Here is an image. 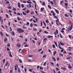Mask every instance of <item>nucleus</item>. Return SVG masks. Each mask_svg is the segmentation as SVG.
Wrapping results in <instances>:
<instances>
[{
    "instance_id": "f257e3e1",
    "label": "nucleus",
    "mask_w": 73,
    "mask_h": 73,
    "mask_svg": "<svg viewBox=\"0 0 73 73\" xmlns=\"http://www.w3.org/2000/svg\"><path fill=\"white\" fill-rule=\"evenodd\" d=\"M17 31L19 33H23V32H24V30L21 29L19 28L17 29Z\"/></svg>"
},
{
    "instance_id": "f03ea898",
    "label": "nucleus",
    "mask_w": 73,
    "mask_h": 73,
    "mask_svg": "<svg viewBox=\"0 0 73 73\" xmlns=\"http://www.w3.org/2000/svg\"><path fill=\"white\" fill-rule=\"evenodd\" d=\"M58 46H59V49H62L61 50V53H62V52H64V49H63V48H61V46L60 47V45H58Z\"/></svg>"
},
{
    "instance_id": "7ed1b4c3",
    "label": "nucleus",
    "mask_w": 73,
    "mask_h": 73,
    "mask_svg": "<svg viewBox=\"0 0 73 73\" xmlns=\"http://www.w3.org/2000/svg\"><path fill=\"white\" fill-rule=\"evenodd\" d=\"M55 35H57V34H58V30L57 29H56V31L54 32Z\"/></svg>"
},
{
    "instance_id": "20e7f679",
    "label": "nucleus",
    "mask_w": 73,
    "mask_h": 73,
    "mask_svg": "<svg viewBox=\"0 0 73 73\" xmlns=\"http://www.w3.org/2000/svg\"><path fill=\"white\" fill-rule=\"evenodd\" d=\"M72 28H73V25H72V24H71L69 28H68V29L70 31L72 29Z\"/></svg>"
},
{
    "instance_id": "39448f33",
    "label": "nucleus",
    "mask_w": 73,
    "mask_h": 73,
    "mask_svg": "<svg viewBox=\"0 0 73 73\" xmlns=\"http://www.w3.org/2000/svg\"><path fill=\"white\" fill-rule=\"evenodd\" d=\"M17 68H18V65L17 64L16 66V65H15V70H17Z\"/></svg>"
},
{
    "instance_id": "423d86ee",
    "label": "nucleus",
    "mask_w": 73,
    "mask_h": 73,
    "mask_svg": "<svg viewBox=\"0 0 73 73\" xmlns=\"http://www.w3.org/2000/svg\"><path fill=\"white\" fill-rule=\"evenodd\" d=\"M58 44L60 45H62V46H64V44L63 43H62L61 42H60V43L59 42H58Z\"/></svg>"
},
{
    "instance_id": "0eeeda50",
    "label": "nucleus",
    "mask_w": 73,
    "mask_h": 73,
    "mask_svg": "<svg viewBox=\"0 0 73 73\" xmlns=\"http://www.w3.org/2000/svg\"><path fill=\"white\" fill-rule=\"evenodd\" d=\"M1 18H2V17L0 16V21H1V24H2L3 23V19H1Z\"/></svg>"
},
{
    "instance_id": "6e6552de",
    "label": "nucleus",
    "mask_w": 73,
    "mask_h": 73,
    "mask_svg": "<svg viewBox=\"0 0 73 73\" xmlns=\"http://www.w3.org/2000/svg\"><path fill=\"white\" fill-rule=\"evenodd\" d=\"M68 68L69 69H72V67L70 66V64H69L68 66Z\"/></svg>"
},
{
    "instance_id": "1a4fd4ad",
    "label": "nucleus",
    "mask_w": 73,
    "mask_h": 73,
    "mask_svg": "<svg viewBox=\"0 0 73 73\" xmlns=\"http://www.w3.org/2000/svg\"><path fill=\"white\" fill-rule=\"evenodd\" d=\"M20 46H21V44H19V43H17V46L18 48H19L20 47Z\"/></svg>"
},
{
    "instance_id": "9d476101",
    "label": "nucleus",
    "mask_w": 73,
    "mask_h": 73,
    "mask_svg": "<svg viewBox=\"0 0 73 73\" xmlns=\"http://www.w3.org/2000/svg\"><path fill=\"white\" fill-rule=\"evenodd\" d=\"M61 69L62 70H66V68L65 67H61Z\"/></svg>"
},
{
    "instance_id": "9b49d317",
    "label": "nucleus",
    "mask_w": 73,
    "mask_h": 73,
    "mask_svg": "<svg viewBox=\"0 0 73 73\" xmlns=\"http://www.w3.org/2000/svg\"><path fill=\"white\" fill-rule=\"evenodd\" d=\"M9 56L10 57H12V55L11 54V52H9Z\"/></svg>"
},
{
    "instance_id": "f8f14e48",
    "label": "nucleus",
    "mask_w": 73,
    "mask_h": 73,
    "mask_svg": "<svg viewBox=\"0 0 73 73\" xmlns=\"http://www.w3.org/2000/svg\"><path fill=\"white\" fill-rule=\"evenodd\" d=\"M55 11L57 13H58V14H59V12H58V11L56 9H55Z\"/></svg>"
},
{
    "instance_id": "ddd939ff",
    "label": "nucleus",
    "mask_w": 73,
    "mask_h": 73,
    "mask_svg": "<svg viewBox=\"0 0 73 73\" xmlns=\"http://www.w3.org/2000/svg\"><path fill=\"white\" fill-rule=\"evenodd\" d=\"M52 59H53V60H54V61H55V62H56V58H55V57H52Z\"/></svg>"
},
{
    "instance_id": "4468645a",
    "label": "nucleus",
    "mask_w": 73,
    "mask_h": 73,
    "mask_svg": "<svg viewBox=\"0 0 73 73\" xmlns=\"http://www.w3.org/2000/svg\"><path fill=\"white\" fill-rule=\"evenodd\" d=\"M18 5L19 8H20V7H21V6H20V2L18 3Z\"/></svg>"
},
{
    "instance_id": "2eb2a0df",
    "label": "nucleus",
    "mask_w": 73,
    "mask_h": 73,
    "mask_svg": "<svg viewBox=\"0 0 73 73\" xmlns=\"http://www.w3.org/2000/svg\"><path fill=\"white\" fill-rule=\"evenodd\" d=\"M25 12H26V13H27V14L29 13V12H30V11H29V10H27V11H25Z\"/></svg>"
},
{
    "instance_id": "dca6fc26",
    "label": "nucleus",
    "mask_w": 73,
    "mask_h": 73,
    "mask_svg": "<svg viewBox=\"0 0 73 73\" xmlns=\"http://www.w3.org/2000/svg\"><path fill=\"white\" fill-rule=\"evenodd\" d=\"M53 1L55 5H56V0H53Z\"/></svg>"
},
{
    "instance_id": "f3484780",
    "label": "nucleus",
    "mask_w": 73,
    "mask_h": 73,
    "mask_svg": "<svg viewBox=\"0 0 73 73\" xmlns=\"http://www.w3.org/2000/svg\"><path fill=\"white\" fill-rule=\"evenodd\" d=\"M56 51H54L53 52V54L54 55V56H55V54H56Z\"/></svg>"
},
{
    "instance_id": "a211bd4d",
    "label": "nucleus",
    "mask_w": 73,
    "mask_h": 73,
    "mask_svg": "<svg viewBox=\"0 0 73 73\" xmlns=\"http://www.w3.org/2000/svg\"><path fill=\"white\" fill-rule=\"evenodd\" d=\"M33 30L34 31H37V29L36 28H33Z\"/></svg>"
},
{
    "instance_id": "6ab92c4d",
    "label": "nucleus",
    "mask_w": 73,
    "mask_h": 73,
    "mask_svg": "<svg viewBox=\"0 0 73 73\" xmlns=\"http://www.w3.org/2000/svg\"><path fill=\"white\" fill-rule=\"evenodd\" d=\"M12 34L13 35V36H14L15 35V32L13 31H12Z\"/></svg>"
},
{
    "instance_id": "aec40b11",
    "label": "nucleus",
    "mask_w": 73,
    "mask_h": 73,
    "mask_svg": "<svg viewBox=\"0 0 73 73\" xmlns=\"http://www.w3.org/2000/svg\"><path fill=\"white\" fill-rule=\"evenodd\" d=\"M30 13L31 15H33V14H35V12H34V11H32Z\"/></svg>"
},
{
    "instance_id": "412c9836",
    "label": "nucleus",
    "mask_w": 73,
    "mask_h": 73,
    "mask_svg": "<svg viewBox=\"0 0 73 73\" xmlns=\"http://www.w3.org/2000/svg\"><path fill=\"white\" fill-rule=\"evenodd\" d=\"M8 40V39H7V38H5L4 40V41L5 42V41H7V40Z\"/></svg>"
},
{
    "instance_id": "4be33fe9",
    "label": "nucleus",
    "mask_w": 73,
    "mask_h": 73,
    "mask_svg": "<svg viewBox=\"0 0 73 73\" xmlns=\"http://www.w3.org/2000/svg\"><path fill=\"white\" fill-rule=\"evenodd\" d=\"M18 72L19 73H20V68L18 67Z\"/></svg>"
},
{
    "instance_id": "5701e85b",
    "label": "nucleus",
    "mask_w": 73,
    "mask_h": 73,
    "mask_svg": "<svg viewBox=\"0 0 73 73\" xmlns=\"http://www.w3.org/2000/svg\"><path fill=\"white\" fill-rule=\"evenodd\" d=\"M27 3H28V4H32V2L28 1H27Z\"/></svg>"
},
{
    "instance_id": "b1692460",
    "label": "nucleus",
    "mask_w": 73,
    "mask_h": 73,
    "mask_svg": "<svg viewBox=\"0 0 73 73\" xmlns=\"http://www.w3.org/2000/svg\"><path fill=\"white\" fill-rule=\"evenodd\" d=\"M56 22H57V23H60V22H59V19H57V20H56Z\"/></svg>"
},
{
    "instance_id": "393cba45",
    "label": "nucleus",
    "mask_w": 73,
    "mask_h": 73,
    "mask_svg": "<svg viewBox=\"0 0 73 73\" xmlns=\"http://www.w3.org/2000/svg\"><path fill=\"white\" fill-rule=\"evenodd\" d=\"M60 3L61 4H64V1L62 0L60 1Z\"/></svg>"
},
{
    "instance_id": "a878e982",
    "label": "nucleus",
    "mask_w": 73,
    "mask_h": 73,
    "mask_svg": "<svg viewBox=\"0 0 73 73\" xmlns=\"http://www.w3.org/2000/svg\"><path fill=\"white\" fill-rule=\"evenodd\" d=\"M52 37L53 38V36H49V35H48V38H51Z\"/></svg>"
},
{
    "instance_id": "bb28decb",
    "label": "nucleus",
    "mask_w": 73,
    "mask_h": 73,
    "mask_svg": "<svg viewBox=\"0 0 73 73\" xmlns=\"http://www.w3.org/2000/svg\"><path fill=\"white\" fill-rule=\"evenodd\" d=\"M0 33L1 34V36H2V37H3V32H0Z\"/></svg>"
},
{
    "instance_id": "cd10ccee",
    "label": "nucleus",
    "mask_w": 73,
    "mask_h": 73,
    "mask_svg": "<svg viewBox=\"0 0 73 73\" xmlns=\"http://www.w3.org/2000/svg\"><path fill=\"white\" fill-rule=\"evenodd\" d=\"M48 8H50V9H52V8L51 7H50V5H48Z\"/></svg>"
},
{
    "instance_id": "c85d7f7f",
    "label": "nucleus",
    "mask_w": 73,
    "mask_h": 73,
    "mask_svg": "<svg viewBox=\"0 0 73 73\" xmlns=\"http://www.w3.org/2000/svg\"><path fill=\"white\" fill-rule=\"evenodd\" d=\"M44 7L41 8L40 9V11H41L42 12L43 11V10H44Z\"/></svg>"
},
{
    "instance_id": "c756f323",
    "label": "nucleus",
    "mask_w": 73,
    "mask_h": 73,
    "mask_svg": "<svg viewBox=\"0 0 73 73\" xmlns=\"http://www.w3.org/2000/svg\"><path fill=\"white\" fill-rule=\"evenodd\" d=\"M9 9H12V7L11 6H9L7 7Z\"/></svg>"
},
{
    "instance_id": "7c9ffc66",
    "label": "nucleus",
    "mask_w": 73,
    "mask_h": 73,
    "mask_svg": "<svg viewBox=\"0 0 73 73\" xmlns=\"http://www.w3.org/2000/svg\"><path fill=\"white\" fill-rule=\"evenodd\" d=\"M59 34H60V38H63V36H62V35H61V33H60Z\"/></svg>"
},
{
    "instance_id": "2f4dec72",
    "label": "nucleus",
    "mask_w": 73,
    "mask_h": 73,
    "mask_svg": "<svg viewBox=\"0 0 73 73\" xmlns=\"http://www.w3.org/2000/svg\"><path fill=\"white\" fill-rule=\"evenodd\" d=\"M65 5L66 7H67L68 5V4L67 3H65Z\"/></svg>"
},
{
    "instance_id": "473e14b6",
    "label": "nucleus",
    "mask_w": 73,
    "mask_h": 73,
    "mask_svg": "<svg viewBox=\"0 0 73 73\" xmlns=\"http://www.w3.org/2000/svg\"><path fill=\"white\" fill-rule=\"evenodd\" d=\"M6 64H5V66H7V65H8V61H7L6 62Z\"/></svg>"
},
{
    "instance_id": "72a5a7b5",
    "label": "nucleus",
    "mask_w": 73,
    "mask_h": 73,
    "mask_svg": "<svg viewBox=\"0 0 73 73\" xmlns=\"http://www.w3.org/2000/svg\"><path fill=\"white\" fill-rule=\"evenodd\" d=\"M44 53V50H42V52L40 53V54H43Z\"/></svg>"
},
{
    "instance_id": "f704fd0d",
    "label": "nucleus",
    "mask_w": 73,
    "mask_h": 73,
    "mask_svg": "<svg viewBox=\"0 0 73 73\" xmlns=\"http://www.w3.org/2000/svg\"><path fill=\"white\" fill-rule=\"evenodd\" d=\"M19 62H20V63H22V60H21V59H19Z\"/></svg>"
},
{
    "instance_id": "c9c22d12",
    "label": "nucleus",
    "mask_w": 73,
    "mask_h": 73,
    "mask_svg": "<svg viewBox=\"0 0 73 73\" xmlns=\"http://www.w3.org/2000/svg\"><path fill=\"white\" fill-rule=\"evenodd\" d=\"M52 46L53 48H56V46H55V45H54V44H52Z\"/></svg>"
},
{
    "instance_id": "e433bc0d",
    "label": "nucleus",
    "mask_w": 73,
    "mask_h": 73,
    "mask_svg": "<svg viewBox=\"0 0 73 73\" xmlns=\"http://www.w3.org/2000/svg\"><path fill=\"white\" fill-rule=\"evenodd\" d=\"M54 44H55V45H56V47H58V46H57V43L56 42H54Z\"/></svg>"
},
{
    "instance_id": "4c0bfd02",
    "label": "nucleus",
    "mask_w": 73,
    "mask_h": 73,
    "mask_svg": "<svg viewBox=\"0 0 73 73\" xmlns=\"http://www.w3.org/2000/svg\"><path fill=\"white\" fill-rule=\"evenodd\" d=\"M12 10L13 11H16V8L14 7H13Z\"/></svg>"
},
{
    "instance_id": "58836bf2",
    "label": "nucleus",
    "mask_w": 73,
    "mask_h": 73,
    "mask_svg": "<svg viewBox=\"0 0 73 73\" xmlns=\"http://www.w3.org/2000/svg\"><path fill=\"white\" fill-rule=\"evenodd\" d=\"M6 18H7V19H9L8 15L7 14H6Z\"/></svg>"
},
{
    "instance_id": "ea45409f",
    "label": "nucleus",
    "mask_w": 73,
    "mask_h": 73,
    "mask_svg": "<svg viewBox=\"0 0 73 73\" xmlns=\"http://www.w3.org/2000/svg\"><path fill=\"white\" fill-rule=\"evenodd\" d=\"M5 59L4 58V59L3 60V64H4L5 63Z\"/></svg>"
},
{
    "instance_id": "a19ab883",
    "label": "nucleus",
    "mask_w": 73,
    "mask_h": 73,
    "mask_svg": "<svg viewBox=\"0 0 73 73\" xmlns=\"http://www.w3.org/2000/svg\"><path fill=\"white\" fill-rule=\"evenodd\" d=\"M45 22L46 23H49V21H48V20L47 19L46 20Z\"/></svg>"
},
{
    "instance_id": "79ce46f5",
    "label": "nucleus",
    "mask_w": 73,
    "mask_h": 73,
    "mask_svg": "<svg viewBox=\"0 0 73 73\" xmlns=\"http://www.w3.org/2000/svg\"><path fill=\"white\" fill-rule=\"evenodd\" d=\"M70 58H72V57L71 56H70L68 58H67V59H70Z\"/></svg>"
},
{
    "instance_id": "37998d69",
    "label": "nucleus",
    "mask_w": 73,
    "mask_h": 73,
    "mask_svg": "<svg viewBox=\"0 0 73 73\" xmlns=\"http://www.w3.org/2000/svg\"><path fill=\"white\" fill-rule=\"evenodd\" d=\"M17 19L19 21H20V17H17Z\"/></svg>"
},
{
    "instance_id": "c03bdc74",
    "label": "nucleus",
    "mask_w": 73,
    "mask_h": 73,
    "mask_svg": "<svg viewBox=\"0 0 73 73\" xmlns=\"http://www.w3.org/2000/svg\"><path fill=\"white\" fill-rule=\"evenodd\" d=\"M33 25H34V26H35V27H37V25L36 23H33Z\"/></svg>"
},
{
    "instance_id": "a18cd8bd",
    "label": "nucleus",
    "mask_w": 73,
    "mask_h": 73,
    "mask_svg": "<svg viewBox=\"0 0 73 73\" xmlns=\"http://www.w3.org/2000/svg\"><path fill=\"white\" fill-rule=\"evenodd\" d=\"M43 24H44V26L45 27H46V24L45 23V22H44V21H43Z\"/></svg>"
},
{
    "instance_id": "49530a36",
    "label": "nucleus",
    "mask_w": 73,
    "mask_h": 73,
    "mask_svg": "<svg viewBox=\"0 0 73 73\" xmlns=\"http://www.w3.org/2000/svg\"><path fill=\"white\" fill-rule=\"evenodd\" d=\"M44 32L45 33H47V34L49 33L48 32H47V31H44Z\"/></svg>"
},
{
    "instance_id": "de8ad7c7",
    "label": "nucleus",
    "mask_w": 73,
    "mask_h": 73,
    "mask_svg": "<svg viewBox=\"0 0 73 73\" xmlns=\"http://www.w3.org/2000/svg\"><path fill=\"white\" fill-rule=\"evenodd\" d=\"M36 3L35 4V8L36 10H37V9H36Z\"/></svg>"
},
{
    "instance_id": "09e8293b",
    "label": "nucleus",
    "mask_w": 73,
    "mask_h": 73,
    "mask_svg": "<svg viewBox=\"0 0 73 73\" xmlns=\"http://www.w3.org/2000/svg\"><path fill=\"white\" fill-rule=\"evenodd\" d=\"M21 7L22 8H23L24 7V5L23 4H22L21 5Z\"/></svg>"
},
{
    "instance_id": "8fccbe9b",
    "label": "nucleus",
    "mask_w": 73,
    "mask_h": 73,
    "mask_svg": "<svg viewBox=\"0 0 73 73\" xmlns=\"http://www.w3.org/2000/svg\"><path fill=\"white\" fill-rule=\"evenodd\" d=\"M45 2H43L42 3V5H45Z\"/></svg>"
},
{
    "instance_id": "3c124183",
    "label": "nucleus",
    "mask_w": 73,
    "mask_h": 73,
    "mask_svg": "<svg viewBox=\"0 0 73 73\" xmlns=\"http://www.w3.org/2000/svg\"><path fill=\"white\" fill-rule=\"evenodd\" d=\"M22 13L23 15H24L25 16H26V14L24 12H23Z\"/></svg>"
},
{
    "instance_id": "603ef678",
    "label": "nucleus",
    "mask_w": 73,
    "mask_h": 73,
    "mask_svg": "<svg viewBox=\"0 0 73 73\" xmlns=\"http://www.w3.org/2000/svg\"><path fill=\"white\" fill-rule=\"evenodd\" d=\"M46 40H47V38H45L43 40V41H46Z\"/></svg>"
},
{
    "instance_id": "864d4df0",
    "label": "nucleus",
    "mask_w": 73,
    "mask_h": 73,
    "mask_svg": "<svg viewBox=\"0 0 73 73\" xmlns=\"http://www.w3.org/2000/svg\"><path fill=\"white\" fill-rule=\"evenodd\" d=\"M40 70H43L44 69V68H42V67H40Z\"/></svg>"
},
{
    "instance_id": "5fc2aeb1",
    "label": "nucleus",
    "mask_w": 73,
    "mask_h": 73,
    "mask_svg": "<svg viewBox=\"0 0 73 73\" xmlns=\"http://www.w3.org/2000/svg\"><path fill=\"white\" fill-rule=\"evenodd\" d=\"M65 17H69V16L68 15H67V14H65Z\"/></svg>"
},
{
    "instance_id": "6e6d98bb",
    "label": "nucleus",
    "mask_w": 73,
    "mask_h": 73,
    "mask_svg": "<svg viewBox=\"0 0 73 73\" xmlns=\"http://www.w3.org/2000/svg\"><path fill=\"white\" fill-rule=\"evenodd\" d=\"M56 69L57 71H58V70H60V69L58 68H56Z\"/></svg>"
},
{
    "instance_id": "4d7b16f0",
    "label": "nucleus",
    "mask_w": 73,
    "mask_h": 73,
    "mask_svg": "<svg viewBox=\"0 0 73 73\" xmlns=\"http://www.w3.org/2000/svg\"><path fill=\"white\" fill-rule=\"evenodd\" d=\"M56 60L58 61H59V60H60V59H59V57H57V58Z\"/></svg>"
},
{
    "instance_id": "13d9d810",
    "label": "nucleus",
    "mask_w": 73,
    "mask_h": 73,
    "mask_svg": "<svg viewBox=\"0 0 73 73\" xmlns=\"http://www.w3.org/2000/svg\"><path fill=\"white\" fill-rule=\"evenodd\" d=\"M7 46H9H9H10V44H9V43H8L7 44Z\"/></svg>"
},
{
    "instance_id": "bf43d9fd",
    "label": "nucleus",
    "mask_w": 73,
    "mask_h": 73,
    "mask_svg": "<svg viewBox=\"0 0 73 73\" xmlns=\"http://www.w3.org/2000/svg\"><path fill=\"white\" fill-rule=\"evenodd\" d=\"M24 70H25V72L27 73V68H24Z\"/></svg>"
},
{
    "instance_id": "052dcab7",
    "label": "nucleus",
    "mask_w": 73,
    "mask_h": 73,
    "mask_svg": "<svg viewBox=\"0 0 73 73\" xmlns=\"http://www.w3.org/2000/svg\"><path fill=\"white\" fill-rule=\"evenodd\" d=\"M33 18H31L30 19V21L32 22L33 21Z\"/></svg>"
},
{
    "instance_id": "680f3d73",
    "label": "nucleus",
    "mask_w": 73,
    "mask_h": 73,
    "mask_svg": "<svg viewBox=\"0 0 73 73\" xmlns=\"http://www.w3.org/2000/svg\"><path fill=\"white\" fill-rule=\"evenodd\" d=\"M12 31V28H11V27H10V31L11 32Z\"/></svg>"
},
{
    "instance_id": "e2e57ef3",
    "label": "nucleus",
    "mask_w": 73,
    "mask_h": 73,
    "mask_svg": "<svg viewBox=\"0 0 73 73\" xmlns=\"http://www.w3.org/2000/svg\"><path fill=\"white\" fill-rule=\"evenodd\" d=\"M7 51H9V50H10V49H9V48L8 47L7 48Z\"/></svg>"
},
{
    "instance_id": "0e129e2a",
    "label": "nucleus",
    "mask_w": 73,
    "mask_h": 73,
    "mask_svg": "<svg viewBox=\"0 0 73 73\" xmlns=\"http://www.w3.org/2000/svg\"><path fill=\"white\" fill-rule=\"evenodd\" d=\"M28 44H26L24 46V47H28Z\"/></svg>"
},
{
    "instance_id": "69168bd1",
    "label": "nucleus",
    "mask_w": 73,
    "mask_h": 73,
    "mask_svg": "<svg viewBox=\"0 0 73 73\" xmlns=\"http://www.w3.org/2000/svg\"><path fill=\"white\" fill-rule=\"evenodd\" d=\"M42 48L39 49V50H38V52H39L41 51L42 50Z\"/></svg>"
},
{
    "instance_id": "338daca9",
    "label": "nucleus",
    "mask_w": 73,
    "mask_h": 73,
    "mask_svg": "<svg viewBox=\"0 0 73 73\" xmlns=\"http://www.w3.org/2000/svg\"><path fill=\"white\" fill-rule=\"evenodd\" d=\"M17 15H18V16H20V13H18L17 14Z\"/></svg>"
},
{
    "instance_id": "774afa93",
    "label": "nucleus",
    "mask_w": 73,
    "mask_h": 73,
    "mask_svg": "<svg viewBox=\"0 0 73 73\" xmlns=\"http://www.w3.org/2000/svg\"><path fill=\"white\" fill-rule=\"evenodd\" d=\"M30 27H33V24L32 23H31Z\"/></svg>"
}]
</instances>
